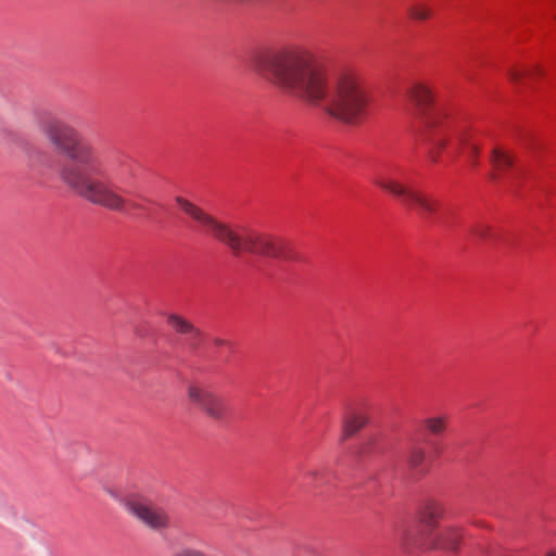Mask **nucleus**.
Segmentation results:
<instances>
[{
  "label": "nucleus",
  "mask_w": 556,
  "mask_h": 556,
  "mask_svg": "<svg viewBox=\"0 0 556 556\" xmlns=\"http://www.w3.org/2000/svg\"><path fill=\"white\" fill-rule=\"evenodd\" d=\"M251 66L277 89L320 106L342 123L357 125L366 114L368 98L359 76L345 72L328 81L314 54L304 46L289 43L261 49L251 56Z\"/></svg>",
  "instance_id": "1"
},
{
  "label": "nucleus",
  "mask_w": 556,
  "mask_h": 556,
  "mask_svg": "<svg viewBox=\"0 0 556 556\" xmlns=\"http://www.w3.org/2000/svg\"><path fill=\"white\" fill-rule=\"evenodd\" d=\"M38 127L49 149L23 138L15 139L38 184L46 186L59 178L80 198L104 205V166L100 151L51 114H42Z\"/></svg>",
  "instance_id": "2"
},
{
  "label": "nucleus",
  "mask_w": 556,
  "mask_h": 556,
  "mask_svg": "<svg viewBox=\"0 0 556 556\" xmlns=\"http://www.w3.org/2000/svg\"><path fill=\"white\" fill-rule=\"evenodd\" d=\"M175 202L185 215L206 230L218 242L227 247L233 255L248 252L285 262L300 260L294 247L282 238L260 233L247 227L233 228L216 219L200 206L182 197H176Z\"/></svg>",
  "instance_id": "3"
},
{
  "label": "nucleus",
  "mask_w": 556,
  "mask_h": 556,
  "mask_svg": "<svg viewBox=\"0 0 556 556\" xmlns=\"http://www.w3.org/2000/svg\"><path fill=\"white\" fill-rule=\"evenodd\" d=\"M405 99L413 105L415 114L426 127V140L430 144L429 157L438 161V153L448 148L454 154H464L476 165L479 147L466 128L454 129L450 124L443 123V113L433 110L432 91L421 81L412 83L404 92Z\"/></svg>",
  "instance_id": "4"
},
{
  "label": "nucleus",
  "mask_w": 556,
  "mask_h": 556,
  "mask_svg": "<svg viewBox=\"0 0 556 556\" xmlns=\"http://www.w3.org/2000/svg\"><path fill=\"white\" fill-rule=\"evenodd\" d=\"M374 184L382 190L399 198L404 206L414 208L426 220L433 222L432 217L439 208V201L387 175H379Z\"/></svg>",
  "instance_id": "5"
},
{
  "label": "nucleus",
  "mask_w": 556,
  "mask_h": 556,
  "mask_svg": "<svg viewBox=\"0 0 556 556\" xmlns=\"http://www.w3.org/2000/svg\"><path fill=\"white\" fill-rule=\"evenodd\" d=\"M187 395L189 401L208 418L215 421L226 419L227 405L225 400L207 386L201 382H192L187 388Z\"/></svg>",
  "instance_id": "6"
},
{
  "label": "nucleus",
  "mask_w": 556,
  "mask_h": 556,
  "mask_svg": "<svg viewBox=\"0 0 556 556\" xmlns=\"http://www.w3.org/2000/svg\"><path fill=\"white\" fill-rule=\"evenodd\" d=\"M126 508L149 529L161 531L169 527L170 519L168 513L147 498L129 500Z\"/></svg>",
  "instance_id": "7"
},
{
  "label": "nucleus",
  "mask_w": 556,
  "mask_h": 556,
  "mask_svg": "<svg viewBox=\"0 0 556 556\" xmlns=\"http://www.w3.org/2000/svg\"><path fill=\"white\" fill-rule=\"evenodd\" d=\"M445 506L435 500H428L419 510L420 535L424 542L438 530L439 521L445 516Z\"/></svg>",
  "instance_id": "8"
},
{
  "label": "nucleus",
  "mask_w": 556,
  "mask_h": 556,
  "mask_svg": "<svg viewBox=\"0 0 556 556\" xmlns=\"http://www.w3.org/2000/svg\"><path fill=\"white\" fill-rule=\"evenodd\" d=\"M465 536V529L459 526H447L440 531H435L432 538H428L424 543L429 548H439L447 552H457Z\"/></svg>",
  "instance_id": "9"
},
{
  "label": "nucleus",
  "mask_w": 556,
  "mask_h": 556,
  "mask_svg": "<svg viewBox=\"0 0 556 556\" xmlns=\"http://www.w3.org/2000/svg\"><path fill=\"white\" fill-rule=\"evenodd\" d=\"M166 323L174 332L186 336L189 339L191 348H197L198 342L202 337V332L190 320L179 314L170 313L166 316Z\"/></svg>",
  "instance_id": "10"
},
{
  "label": "nucleus",
  "mask_w": 556,
  "mask_h": 556,
  "mask_svg": "<svg viewBox=\"0 0 556 556\" xmlns=\"http://www.w3.org/2000/svg\"><path fill=\"white\" fill-rule=\"evenodd\" d=\"M369 421V416L364 409L352 408L342 418V434L340 440L345 441L355 435Z\"/></svg>",
  "instance_id": "11"
},
{
  "label": "nucleus",
  "mask_w": 556,
  "mask_h": 556,
  "mask_svg": "<svg viewBox=\"0 0 556 556\" xmlns=\"http://www.w3.org/2000/svg\"><path fill=\"white\" fill-rule=\"evenodd\" d=\"M490 162L495 170L492 178L495 179L498 174L508 170L513 166L514 156L500 148H494L491 152Z\"/></svg>",
  "instance_id": "12"
},
{
  "label": "nucleus",
  "mask_w": 556,
  "mask_h": 556,
  "mask_svg": "<svg viewBox=\"0 0 556 556\" xmlns=\"http://www.w3.org/2000/svg\"><path fill=\"white\" fill-rule=\"evenodd\" d=\"M432 9L429 4L415 1L407 7V14L414 21H426L432 16Z\"/></svg>",
  "instance_id": "13"
},
{
  "label": "nucleus",
  "mask_w": 556,
  "mask_h": 556,
  "mask_svg": "<svg viewBox=\"0 0 556 556\" xmlns=\"http://www.w3.org/2000/svg\"><path fill=\"white\" fill-rule=\"evenodd\" d=\"M446 422H447V417L434 416V417H429V418L425 419L424 426L431 434L440 435L445 431Z\"/></svg>",
  "instance_id": "14"
},
{
  "label": "nucleus",
  "mask_w": 556,
  "mask_h": 556,
  "mask_svg": "<svg viewBox=\"0 0 556 556\" xmlns=\"http://www.w3.org/2000/svg\"><path fill=\"white\" fill-rule=\"evenodd\" d=\"M126 200L113 190L106 189V210L123 212L125 210Z\"/></svg>",
  "instance_id": "15"
},
{
  "label": "nucleus",
  "mask_w": 556,
  "mask_h": 556,
  "mask_svg": "<svg viewBox=\"0 0 556 556\" xmlns=\"http://www.w3.org/2000/svg\"><path fill=\"white\" fill-rule=\"evenodd\" d=\"M541 74H543V70L540 66H535L533 70H510L508 73L510 80L515 84H518L525 77Z\"/></svg>",
  "instance_id": "16"
},
{
  "label": "nucleus",
  "mask_w": 556,
  "mask_h": 556,
  "mask_svg": "<svg viewBox=\"0 0 556 556\" xmlns=\"http://www.w3.org/2000/svg\"><path fill=\"white\" fill-rule=\"evenodd\" d=\"M425 459V451L420 447H413L408 455V464L413 468H417Z\"/></svg>",
  "instance_id": "17"
},
{
  "label": "nucleus",
  "mask_w": 556,
  "mask_h": 556,
  "mask_svg": "<svg viewBox=\"0 0 556 556\" xmlns=\"http://www.w3.org/2000/svg\"><path fill=\"white\" fill-rule=\"evenodd\" d=\"M471 233L481 240H486L492 238V230L489 225H477L471 229Z\"/></svg>",
  "instance_id": "18"
},
{
  "label": "nucleus",
  "mask_w": 556,
  "mask_h": 556,
  "mask_svg": "<svg viewBox=\"0 0 556 556\" xmlns=\"http://www.w3.org/2000/svg\"><path fill=\"white\" fill-rule=\"evenodd\" d=\"M328 470L327 469H314L307 472V477L312 478L314 484L317 486L321 483H327Z\"/></svg>",
  "instance_id": "19"
},
{
  "label": "nucleus",
  "mask_w": 556,
  "mask_h": 556,
  "mask_svg": "<svg viewBox=\"0 0 556 556\" xmlns=\"http://www.w3.org/2000/svg\"><path fill=\"white\" fill-rule=\"evenodd\" d=\"M173 556H205L201 551L193 548H181L177 551Z\"/></svg>",
  "instance_id": "20"
},
{
  "label": "nucleus",
  "mask_w": 556,
  "mask_h": 556,
  "mask_svg": "<svg viewBox=\"0 0 556 556\" xmlns=\"http://www.w3.org/2000/svg\"><path fill=\"white\" fill-rule=\"evenodd\" d=\"M212 343H213L215 346H217V348H222V346H226V345H228V341H227V340H225V339H223V338H218V337L213 338Z\"/></svg>",
  "instance_id": "21"
},
{
  "label": "nucleus",
  "mask_w": 556,
  "mask_h": 556,
  "mask_svg": "<svg viewBox=\"0 0 556 556\" xmlns=\"http://www.w3.org/2000/svg\"><path fill=\"white\" fill-rule=\"evenodd\" d=\"M545 556H556V551L555 549H549L546 552Z\"/></svg>",
  "instance_id": "22"
}]
</instances>
